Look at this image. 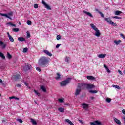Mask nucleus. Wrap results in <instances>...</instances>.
I'll list each match as a JSON object with an SVG mask.
<instances>
[{
	"instance_id": "obj_22",
	"label": "nucleus",
	"mask_w": 125,
	"mask_h": 125,
	"mask_svg": "<svg viewBox=\"0 0 125 125\" xmlns=\"http://www.w3.org/2000/svg\"><path fill=\"white\" fill-rule=\"evenodd\" d=\"M114 42L115 43V44H116V45H118L119 43H121V42H122V41L121 40H119L118 41L115 40Z\"/></svg>"
},
{
	"instance_id": "obj_50",
	"label": "nucleus",
	"mask_w": 125,
	"mask_h": 125,
	"mask_svg": "<svg viewBox=\"0 0 125 125\" xmlns=\"http://www.w3.org/2000/svg\"><path fill=\"white\" fill-rule=\"evenodd\" d=\"M120 36L123 38V39H125V36L124 35V34L123 33H121L120 34Z\"/></svg>"
},
{
	"instance_id": "obj_28",
	"label": "nucleus",
	"mask_w": 125,
	"mask_h": 125,
	"mask_svg": "<svg viewBox=\"0 0 125 125\" xmlns=\"http://www.w3.org/2000/svg\"><path fill=\"white\" fill-rule=\"evenodd\" d=\"M0 57H1L2 59H5V56H4V55L1 52H0Z\"/></svg>"
},
{
	"instance_id": "obj_56",
	"label": "nucleus",
	"mask_w": 125,
	"mask_h": 125,
	"mask_svg": "<svg viewBox=\"0 0 125 125\" xmlns=\"http://www.w3.org/2000/svg\"><path fill=\"white\" fill-rule=\"evenodd\" d=\"M14 99H16V100H19V98L16 97H14Z\"/></svg>"
},
{
	"instance_id": "obj_18",
	"label": "nucleus",
	"mask_w": 125,
	"mask_h": 125,
	"mask_svg": "<svg viewBox=\"0 0 125 125\" xmlns=\"http://www.w3.org/2000/svg\"><path fill=\"white\" fill-rule=\"evenodd\" d=\"M114 120L115 122V123L117 124V125H121L122 123H121V121H120L119 119L116 118H114Z\"/></svg>"
},
{
	"instance_id": "obj_55",
	"label": "nucleus",
	"mask_w": 125,
	"mask_h": 125,
	"mask_svg": "<svg viewBox=\"0 0 125 125\" xmlns=\"http://www.w3.org/2000/svg\"><path fill=\"white\" fill-rule=\"evenodd\" d=\"M90 98L91 100H93L94 99V97H90Z\"/></svg>"
},
{
	"instance_id": "obj_53",
	"label": "nucleus",
	"mask_w": 125,
	"mask_h": 125,
	"mask_svg": "<svg viewBox=\"0 0 125 125\" xmlns=\"http://www.w3.org/2000/svg\"><path fill=\"white\" fill-rule=\"evenodd\" d=\"M104 67L105 68V69H108V66H107V65H106L105 64L104 65Z\"/></svg>"
},
{
	"instance_id": "obj_52",
	"label": "nucleus",
	"mask_w": 125,
	"mask_h": 125,
	"mask_svg": "<svg viewBox=\"0 0 125 125\" xmlns=\"http://www.w3.org/2000/svg\"><path fill=\"white\" fill-rule=\"evenodd\" d=\"M17 87H21V85L20 84H18L16 85Z\"/></svg>"
},
{
	"instance_id": "obj_33",
	"label": "nucleus",
	"mask_w": 125,
	"mask_h": 125,
	"mask_svg": "<svg viewBox=\"0 0 125 125\" xmlns=\"http://www.w3.org/2000/svg\"><path fill=\"white\" fill-rule=\"evenodd\" d=\"M98 13H99V14L101 15V16L102 17H103V18H104V17H105V16L104 15V14H103V13H102V12H101L100 11H98Z\"/></svg>"
},
{
	"instance_id": "obj_44",
	"label": "nucleus",
	"mask_w": 125,
	"mask_h": 125,
	"mask_svg": "<svg viewBox=\"0 0 125 125\" xmlns=\"http://www.w3.org/2000/svg\"><path fill=\"white\" fill-rule=\"evenodd\" d=\"M34 8H39V6L37 4H35L34 6Z\"/></svg>"
},
{
	"instance_id": "obj_42",
	"label": "nucleus",
	"mask_w": 125,
	"mask_h": 125,
	"mask_svg": "<svg viewBox=\"0 0 125 125\" xmlns=\"http://www.w3.org/2000/svg\"><path fill=\"white\" fill-rule=\"evenodd\" d=\"M13 31H14V32H18V31H19V29H18V28H13Z\"/></svg>"
},
{
	"instance_id": "obj_46",
	"label": "nucleus",
	"mask_w": 125,
	"mask_h": 125,
	"mask_svg": "<svg viewBox=\"0 0 125 125\" xmlns=\"http://www.w3.org/2000/svg\"><path fill=\"white\" fill-rule=\"evenodd\" d=\"M118 73H119L120 74H121V75H123V72H122V71H121V70H118Z\"/></svg>"
},
{
	"instance_id": "obj_43",
	"label": "nucleus",
	"mask_w": 125,
	"mask_h": 125,
	"mask_svg": "<svg viewBox=\"0 0 125 125\" xmlns=\"http://www.w3.org/2000/svg\"><path fill=\"white\" fill-rule=\"evenodd\" d=\"M17 121H18V122H19L21 123H23V121H22V119H18Z\"/></svg>"
},
{
	"instance_id": "obj_34",
	"label": "nucleus",
	"mask_w": 125,
	"mask_h": 125,
	"mask_svg": "<svg viewBox=\"0 0 125 125\" xmlns=\"http://www.w3.org/2000/svg\"><path fill=\"white\" fill-rule=\"evenodd\" d=\"M55 79L56 80H59V79H60V74H59V73H57V77Z\"/></svg>"
},
{
	"instance_id": "obj_12",
	"label": "nucleus",
	"mask_w": 125,
	"mask_h": 125,
	"mask_svg": "<svg viewBox=\"0 0 125 125\" xmlns=\"http://www.w3.org/2000/svg\"><path fill=\"white\" fill-rule=\"evenodd\" d=\"M43 52L45 53V54H46V55H48V56H52V54H51V53L48 51V50H44Z\"/></svg>"
},
{
	"instance_id": "obj_2",
	"label": "nucleus",
	"mask_w": 125,
	"mask_h": 125,
	"mask_svg": "<svg viewBox=\"0 0 125 125\" xmlns=\"http://www.w3.org/2000/svg\"><path fill=\"white\" fill-rule=\"evenodd\" d=\"M90 26L91 27L92 29L94 30L95 31L94 35L96 36V37H100L101 33H100V31L98 30V28H97V27H96V26H95V25L92 23H91Z\"/></svg>"
},
{
	"instance_id": "obj_47",
	"label": "nucleus",
	"mask_w": 125,
	"mask_h": 125,
	"mask_svg": "<svg viewBox=\"0 0 125 125\" xmlns=\"http://www.w3.org/2000/svg\"><path fill=\"white\" fill-rule=\"evenodd\" d=\"M60 45H61V44H57L56 46V48H59Z\"/></svg>"
},
{
	"instance_id": "obj_10",
	"label": "nucleus",
	"mask_w": 125,
	"mask_h": 125,
	"mask_svg": "<svg viewBox=\"0 0 125 125\" xmlns=\"http://www.w3.org/2000/svg\"><path fill=\"white\" fill-rule=\"evenodd\" d=\"M7 35L8 36L9 41H10L11 42H14V39H13V37L11 36L10 34H9V32H7Z\"/></svg>"
},
{
	"instance_id": "obj_40",
	"label": "nucleus",
	"mask_w": 125,
	"mask_h": 125,
	"mask_svg": "<svg viewBox=\"0 0 125 125\" xmlns=\"http://www.w3.org/2000/svg\"><path fill=\"white\" fill-rule=\"evenodd\" d=\"M56 39H57V41H59L60 40V39H61V36L60 35H57Z\"/></svg>"
},
{
	"instance_id": "obj_36",
	"label": "nucleus",
	"mask_w": 125,
	"mask_h": 125,
	"mask_svg": "<svg viewBox=\"0 0 125 125\" xmlns=\"http://www.w3.org/2000/svg\"><path fill=\"white\" fill-rule=\"evenodd\" d=\"M112 18H115V19H122V17L118 16L112 17Z\"/></svg>"
},
{
	"instance_id": "obj_24",
	"label": "nucleus",
	"mask_w": 125,
	"mask_h": 125,
	"mask_svg": "<svg viewBox=\"0 0 125 125\" xmlns=\"http://www.w3.org/2000/svg\"><path fill=\"white\" fill-rule=\"evenodd\" d=\"M31 122L32 123V125H37V122L36 121V120H35L34 119H33L32 118L31 119Z\"/></svg>"
},
{
	"instance_id": "obj_3",
	"label": "nucleus",
	"mask_w": 125,
	"mask_h": 125,
	"mask_svg": "<svg viewBox=\"0 0 125 125\" xmlns=\"http://www.w3.org/2000/svg\"><path fill=\"white\" fill-rule=\"evenodd\" d=\"M81 85L83 86V89L87 88V89H91L95 87V86H94V85L93 84L81 83Z\"/></svg>"
},
{
	"instance_id": "obj_45",
	"label": "nucleus",
	"mask_w": 125,
	"mask_h": 125,
	"mask_svg": "<svg viewBox=\"0 0 125 125\" xmlns=\"http://www.w3.org/2000/svg\"><path fill=\"white\" fill-rule=\"evenodd\" d=\"M27 36L28 38H30L31 37V34H30V33L27 32Z\"/></svg>"
},
{
	"instance_id": "obj_30",
	"label": "nucleus",
	"mask_w": 125,
	"mask_h": 125,
	"mask_svg": "<svg viewBox=\"0 0 125 125\" xmlns=\"http://www.w3.org/2000/svg\"><path fill=\"white\" fill-rule=\"evenodd\" d=\"M69 61H70V57H66L65 58V62H66V63H69Z\"/></svg>"
},
{
	"instance_id": "obj_37",
	"label": "nucleus",
	"mask_w": 125,
	"mask_h": 125,
	"mask_svg": "<svg viewBox=\"0 0 125 125\" xmlns=\"http://www.w3.org/2000/svg\"><path fill=\"white\" fill-rule=\"evenodd\" d=\"M27 51H28V48H24L23 49V52L25 53L27 52Z\"/></svg>"
},
{
	"instance_id": "obj_31",
	"label": "nucleus",
	"mask_w": 125,
	"mask_h": 125,
	"mask_svg": "<svg viewBox=\"0 0 125 125\" xmlns=\"http://www.w3.org/2000/svg\"><path fill=\"white\" fill-rule=\"evenodd\" d=\"M112 86L113 87H115L117 89H121V87H120V86H119L118 85H113Z\"/></svg>"
},
{
	"instance_id": "obj_61",
	"label": "nucleus",
	"mask_w": 125,
	"mask_h": 125,
	"mask_svg": "<svg viewBox=\"0 0 125 125\" xmlns=\"http://www.w3.org/2000/svg\"><path fill=\"white\" fill-rule=\"evenodd\" d=\"M95 10H96V11H97L98 12V11H99L98 9H96Z\"/></svg>"
},
{
	"instance_id": "obj_63",
	"label": "nucleus",
	"mask_w": 125,
	"mask_h": 125,
	"mask_svg": "<svg viewBox=\"0 0 125 125\" xmlns=\"http://www.w3.org/2000/svg\"><path fill=\"white\" fill-rule=\"evenodd\" d=\"M19 25H21V23L20 22H19Z\"/></svg>"
},
{
	"instance_id": "obj_39",
	"label": "nucleus",
	"mask_w": 125,
	"mask_h": 125,
	"mask_svg": "<svg viewBox=\"0 0 125 125\" xmlns=\"http://www.w3.org/2000/svg\"><path fill=\"white\" fill-rule=\"evenodd\" d=\"M27 25H32V21L30 20H28L27 21Z\"/></svg>"
},
{
	"instance_id": "obj_8",
	"label": "nucleus",
	"mask_w": 125,
	"mask_h": 125,
	"mask_svg": "<svg viewBox=\"0 0 125 125\" xmlns=\"http://www.w3.org/2000/svg\"><path fill=\"white\" fill-rule=\"evenodd\" d=\"M32 68V66L29 64H26L23 68L24 71H28Z\"/></svg>"
},
{
	"instance_id": "obj_51",
	"label": "nucleus",
	"mask_w": 125,
	"mask_h": 125,
	"mask_svg": "<svg viewBox=\"0 0 125 125\" xmlns=\"http://www.w3.org/2000/svg\"><path fill=\"white\" fill-rule=\"evenodd\" d=\"M25 85H26V86H28L29 84H28V83H27V82H24V83Z\"/></svg>"
},
{
	"instance_id": "obj_26",
	"label": "nucleus",
	"mask_w": 125,
	"mask_h": 125,
	"mask_svg": "<svg viewBox=\"0 0 125 125\" xmlns=\"http://www.w3.org/2000/svg\"><path fill=\"white\" fill-rule=\"evenodd\" d=\"M41 89L44 92H46V89H45V87H44L43 85L41 86Z\"/></svg>"
},
{
	"instance_id": "obj_15",
	"label": "nucleus",
	"mask_w": 125,
	"mask_h": 125,
	"mask_svg": "<svg viewBox=\"0 0 125 125\" xmlns=\"http://www.w3.org/2000/svg\"><path fill=\"white\" fill-rule=\"evenodd\" d=\"M105 21L108 23V24H110L112 22V20H111V18H104Z\"/></svg>"
},
{
	"instance_id": "obj_41",
	"label": "nucleus",
	"mask_w": 125,
	"mask_h": 125,
	"mask_svg": "<svg viewBox=\"0 0 125 125\" xmlns=\"http://www.w3.org/2000/svg\"><path fill=\"white\" fill-rule=\"evenodd\" d=\"M106 101L108 102V103H110V102H111V99L107 98L106 99Z\"/></svg>"
},
{
	"instance_id": "obj_62",
	"label": "nucleus",
	"mask_w": 125,
	"mask_h": 125,
	"mask_svg": "<svg viewBox=\"0 0 125 125\" xmlns=\"http://www.w3.org/2000/svg\"><path fill=\"white\" fill-rule=\"evenodd\" d=\"M124 74H125V69L124 70Z\"/></svg>"
},
{
	"instance_id": "obj_17",
	"label": "nucleus",
	"mask_w": 125,
	"mask_h": 125,
	"mask_svg": "<svg viewBox=\"0 0 125 125\" xmlns=\"http://www.w3.org/2000/svg\"><path fill=\"white\" fill-rule=\"evenodd\" d=\"M18 40L20 42H26V39H25V38L22 37H20L18 38Z\"/></svg>"
},
{
	"instance_id": "obj_14",
	"label": "nucleus",
	"mask_w": 125,
	"mask_h": 125,
	"mask_svg": "<svg viewBox=\"0 0 125 125\" xmlns=\"http://www.w3.org/2000/svg\"><path fill=\"white\" fill-rule=\"evenodd\" d=\"M106 56H107V54H101L98 55V57H99V58H105Z\"/></svg>"
},
{
	"instance_id": "obj_38",
	"label": "nucleus",
	"mask_w": 125,
	"mask_h": 125,
	"mask_svg": "<svg viewBox=\"0 0 125 125\" xmlns=\"http://www.w3.org/2000/svg\"><path fill=\"white\" fill-rule=\"evenodd\" d=\"M34 92L36 94V95H38V96H40V93L38 92V91L34 90Z\"/></svg>"
},
{
	"instance_id": "obj_13",
	"label": "nucleus",
	"mask_w": 125,
	"mask_h": 125,
	"mask_svg": "<svg viewBox=\"0 0 125 125\" xmlns=\"http://www.w3.org/2000/svg\"><path fill=\"white\" fill-rule=\"evenodd\" d=\"M83 13H85V14H86V15H88V16H89V17H92V18H93V16H92V14L90 13L89 12L83 11Z\"/></svg>"
},
{
	"instance_id": "obj_6",
	"label": "nucleus",
	"mask_w": 125,
	"mask_h": 125,
	"mask_svg": "<svg viewBox=\"0 0 125 125\" xmlns=\"http://www.w3.org/2000/svg\"><path fill=\"white\" fill-rule=\"evenodd\" d=\"M42 3L43 4V5L45 7V8H46V9H48V10H51V8L50 7V6L48 5V4H46V3L43 1H42Z\"/></svg>"
},
{
	"instance_id": "obj_57",
	"label": "nucleus",
	"mask_w": 125,
	"mask_h": 125,
	"mask_svg": "<svg viewBox=\"0 0 125 125\" xmlns=\"http://www.w3.org/2000/svg\"><path fill=\"white\" fill-rule=\"evenodd\" d=\"M106 70L108 73H110V70H109V68L106 69Z\"/></svg>"
},
{
	"instance_id": "obj_16",
	"label": "nucleus",
	"mask_w": 125,
	"mask_h": 125,
	"mask_svg": "<svg viewBox=\"0 0 125 125\" xmlns=\"http://www.w3.org/2000/svg\"><path fill=\"white\" fill-rule=\"evenodd\" d=\"M87 79L90 81H94L95 80V78L91 76H87Z\"/></svg>"
},
{
	"instance_id": "obj_23",
	"label": "nucleus",
	"mask_w": 125,
	"mask_h": 125,
	"mask_svg": "<svg viewBox=\"0 0 125 125\" xmlns=\"http://www.w3.org/2000/svg\"><path fill=\"white\" fill-rule=\"evenodd\" d=\"M58 111L61 113H64L65 109L64 108L60 107L58 109Z\"/></svg>"
},
{
	"instance_id": "obj_5",
	"label": "nucleus",
	"mask_w": 125,
	"mask_h": 125,
	"mask_svg": "<svg viewBox=\"0 0 125 125\" xmlns=\"http://www.w3.org/2000/svg\"><path fill=\"white\" fill-rule=\"evenodd\" d=\"M81 89H83V87L81 85V83H80V84H79L78 88L76 89V90L75 92V95L76 96H78V95H80V93H81Z\"/></svg>"
},
{
	"instance_id": "obj_27",
	"label": "nucleus",
	"mask_w": 125,
	"mask_h": 125,
	"mask_svg": "<svg viewBox=\"0 0 125 125\" xmlns=\"http://www.w3.org/2000/svg\"><path fill=\"white\" fill-rule=\"evenodd\" d=\"M7 57L9 59H11V58H12V56H11V55H10V54H9V52H7Z\"/></svg>"
},
{
	"instance_id": "obj_7",
	"label": "nucleus",
	"mask_w": 125,
	"mask_h": 125,
	"mask_svg": "<svg viewBox=\"0 0 125 125\" xmlns=\"http://www.w3.org/2000/svg\"><path fill=\"white\" fill-rule=\"evenodd\" d=\"M20 79H21V76H20L19 74L13 76V79L14 80V81H18V80H20Z\"/></svg>"
},
{
	"instance_id": "obj_4",
	"label": "nucleus",
	"mask_w": 125,
	"mask_h": 125,
	"mask_svg": "<svg viewBox=\"0 0 125 125\" xmlns=\"http://www.w3.org/2000/svg\"><path fill=\"white\" fill-rule=\"evenodd\" d=\"M71 80H72V78H67L66 80L62 81L60 83V85L61 86H65V85H67L68 83L71 82Z\"/></svg>"
},
{
	"instance_id": "obj_25",
	"label": "nucleus",
	"mask_w": 125,
	"mask_h": 125,
	"mask_svg": "<svg viewBox=\"0 0 125 125\" xmlns=\"http://www.w3.org/2000/svg\"><path fill=\"white\" fill-rule=\"evenodd\" d=\"M121 13H122V12L121 11L117 10L114 12V14L115 15H120Z\"/></svg>"
},
{
	"instance_id": "obj_9",
	"label": "nucleus",
	"mask_w": 125,
	"mask_h": 125,
	"mask_svg": "<svg viewBox=\"0 0 125 125\" xmlns=\"http://www.w3.org/2000/svg\"><path fill=\"white\" fill-rule=\"evenodd\" d=\"M81 107L84 109V110H87L88 109V104H85V103H83L81 105Z\"/></svg>"
},
{
	"instance_id": "obj_35",
	"label": "nucleus",
	"mask_w": 125,
	"mask_h": 125,
	"mask_svg": "<svg viewBox=\"0 0 125 125\" xmlns=\"http://www.w3.org/2000/svg\"><path fill=\"white\" fill-rule=\"evenodd\" d=\"M7 15H8H8L9 16H13V12L12 11L10 12L9 13H8Z\"/></svg>"
},
{
	"instance_id": "obj_32",
	"label": "nucleus",
	"mask_w": 125,
	"mask_h": 125,
	"mask_svg": "<svg viewBox=\"0 0 125 125\" xmlns=\"http://www.w3.org/2000/svg\"><path fill=\"white\" fill-rule=\"evenodd\" d=\"M110 25H112V26H114L115 27H117L118 26L116 23L113 21H111V23L110 24Z\"/></svg>"
},
{
	"instance_id": "obj_19",
	"label": "nucleus",
	"mask_w": 125,
	"mask_h": 125,
	"mask_svg": "<svg viewBox=\"0 0 125 125\" xmlns=\"http://www.w3.org/2000/svg\"><path fill=\"white\" fill-rule=\"evenodd\" d=\"M65 121L66 123H68V124H69V125H74V123H73V122H72V121H71L70 120L68 119H66Z\"/></svg>"
},
{
	"instance_id": "obj_58",
	"label": "nucleus",
	"mask_w": 125,
	"mask_h": 125,
	"mask_svg": "<svg viewBox=\"0 0 125 125\" xmlns=\"http://www.w3.org/2000/svg\"><path fill=\"white\" fill-rule=\"evenodd\" d=\"M0 83H2V80L0 79Z\"/></svg>"
},
{
	"instance_id": "obj_60",
	"label": "nucleus",
	"mask_w": 125,
	"mask_h": 125,
	"mask_svg": "<svg viewBox=\"0 0 125 125\" xmlns=\"http://www.w3.org/2000/svg\"><path fill=\"white\" fill-rule=\"evenodd\" d=\"M16 26V25H15V24H12V27H15Z\"/></svg>"
},
{
	"instance_id": "obj_1",
	"label": "nucleus",
	"mask_w": 125,
	"mask_h": 125,
	"mask_svg": "<svg viewBox=\"0 0 125 125\" xmlns=\"http://www.w3.org/2000/svg\"><path fill=\"white\" fill-rule=\"evenodd\" d=\"M38 64L39 66L43 68H46L48 67V60L46 57H42L38 61Z\"/></svg>"
},
{
	"instance_id": "obj_20",
	"label": "nucleus",
	"mask_w": 125,
	"mask_h": 125,
	"mask_svg": "<svg viewBox=\"0 0 125 125\" xmlns=\"http://www.w3.org/2000/svg\"><path fill=\"white\" fill-rule=\"evenodd\" d=\"M0 14L1 16H4L5 17H6L7 18H9V19H11V17H10L9 16H8V15L6 14L0 13Z\"/></svg>"
},
{
	"instance_id": "obj_48",
	"label": "nucleus",
	"mask_w": 125,
	"mask_h": 125,
	"mask_svg": "<svg viewBox=\"0 0 125 125\" xmlns=\"http://www.w3.org/2000/svg\"><path fill=\"white\" fill-rule=\"evenodd\" d=\"M37 71H38L39 72H41V68L40 67H36Z\"/></svg>"
},
{
	"instance_id": "obj_59",
	"label": "nucleus",
	"mask_w": 125,
	"mask_h": 125,
	"mask_svg": "<svg viewBox=\"0 0 125 125\" xmlns=\"http://www.w3.org/2000/svg\"><path fill=\"white\" fill-rule=\"evenodd\" d=\"M15 97H10V99H13V98H14Z\"/></svg>"
},
{
	"instance_id": "obj_49",
	"label": "nucleus",
	"mask_w": 125,
	"mask_h": 125,
	"mask_svg": "<svg viewBox=\"0 0 125 125\" xmlns=\"http://www.w3.org/2000/svg\"><path fill=\"white\" fill-rule=\"evenodd\" d=\"M12 23L11 22H9L7 23V25H9V26H10L11 27H12Z\"/></svg>"
},
{
	"instance_id": "obj_21",
	"label": "nucleus",
	"mask_w": 125,
	"mask_h": 125,
	"mask_svg": "<svg viewBox=\"0 0 125 125\" xmlns=\"http://www.w3.org/2000/svg\"><path fill=\"white\" fill-rule=\"evenodd\" d=\"M58 101L60 103H63L65 101V99L63 98H59L58 99Z\"/></svg>"
},
{
	"instance_id": "obj_54",
	"label": "nucleus",
	"mask_w": 125,
	"mask_h": 125,
	"mask_svg": "<svg viewBox=\"0 0 125 125\" xmlns=\"http://www.w3.org/2000/svg\"><path fill=\"white\" fill-rule=\"evenodd\" d=\"M122 113H123V114H124V115H125V109L122 110Z\"/></svg>"
},
{
	"instance_id": "obj_29",
	"label": "nucleus",
	"mask_w": 125,
	"mask_h": 125,
	"mask_svg": "<svg viewBox=\"0 0 125 125\" xmlns=\"http://www.w3.org/2000/svg\"><path fill=\"white\" fill-rule=\"evenodd\" d=\"M89 92H90V93L94 94L95 93H97V90H90V91H89Z\"/></svg>"
},
{
	"instance_id": "obj_64",
	"label": "nucleus",
	"mask_w": 125,
	"mask_h": 125,
	"mask_svg": "<svg viewBox=\"0 0 125 125\" xmlns=\"http://www.w3.org/2000/svg\"><path fill=\"white\" fill-rule=\"evenodd\" d=\"M0 96H1V95L0 94Z\"/></svg>"
},
{
	"instance_id": "obj_11",
	"label": "nucleus",
	"mask_w": 125,
	"mask_h": 125,
	"mask_svg": "<svg viewBox=\"0 0 125 125\" xmlns=\"http://www.w3.org/2000/svg\"><path fill=\"white\" fill-rule=\"evenodd\" d=\"M0 46H1V48L3 49H4V48H5L6 47V44L4 43L3 42H2V41H0Z\"/></svg>"
}]
</instances>
